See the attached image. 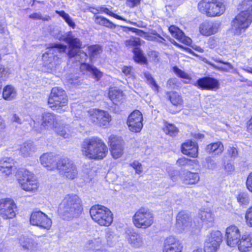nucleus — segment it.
<instances>
[{
  "instance_id": "nucleus-16",
  "label": "nucleus",
  "mask_w": 252,
  "mask_h": 252,
  "mask_svg": "<svg viewBox=\"0 0 252 252\" xmlns=\"http://www.w3.org/2000/svg\"><path fill=\"white\" fill-rule=\"evenodd\" d=\"M126 238L132 248H141L145 245L143 235L133 230H128L126 232Z\"/></svg>"
},
{
  "instance_id": "nucleus-50",
  "label": "nucleus",
  "mask_w": 252,
  "mask_h": 252,
  "mask_svg": "<svg viewBox=\"0 0 252 252\" xmlns=\"http://www.w3.org/2000/svg\"><path fill=\"white\" fill-rule=\"evenodd\" d=\"M162 130L166 135L170 136L176 135L178 132L177 127H162Z\"/></svg>"
},
{
  "instance_id": "nucleus-48",
  "label": "nucleus",
  "mask_w": 252,
  "mask_h": 252,
  "mask_svg": "<svg viewBox=\"0 0 252 252\" xmlns=\"http://www.w3.org/2000/svg\"><path fill=\"white\" fill-rule=\"evenodd\" d=\"M122 72L128 79H134L135 73L133 68L131 66H124L122 68Z\"/></svg>"
},
{
  "instance_id": "nucleus-9",
  "label": "nucleus",
  "mask_w": 252,
  "mask_h": 252,
  "mask_svg": "<svg viewBox=\"0 0 252 252\" xmlns=\"http://www.w3.org/2000/svg\"><path fill=\"white\" fill-rule=\"evenodd\" d=\"M22 189L27 191L35 192L38 188L34 175L25 169H21L17 174Z\"/></svg>"
},
{
  "instance_id": "nucleus-29",
  "label": "nucleus",
  "mask_w": 252,
  "mask_h": 252,
  "mask_svg": "<svg viewBox=\"0 0 252 252\" xmlns=\"http://www.w3.org/2000/svg\"><path fill=\"white\" fill-rule=\"evenodd\" d=\"M19 242L21 246L25 250L34 251L37 247V244L33 239L24 235L19 237Z\"/></svg>"
},
{
  "instance_id": "nucleus-51",
  "label": "nucleus",
  "mask_w": 252,
  "mask_h": 252,
  "mask_svg": "<svg viewBox=\"0 0 252 252\" xmlns=\"http://www.w3.org/2000/svg\"><path fill=\"white\" fill-rule=\"evenodd\" d=\"M174 73L179 77L185 79H190L189 75L186 73L185 71L181 70L177 66H174L173 68Z\"/></svg>"
},
{
  "instance_id": "nucleus-12",
  "label": "nucleus",
  "mask_w": 252,
  "mask_h": 252,
  "mask_svg": "<svg viewBox=\"0 0 252 252\" xmlns=\"http://www.w3.org/2000/svg\"><path fill=\"white\" fill-rule=\"evenodd\" d=\"M17 206L11 199H0V216L3 219H11L16 216Z\"/></svg>"
},
{
  "instance_id": "nucleus-18",
  "label": "nucleus",
  "mask_w": 252,
  "mask_h": 252,
  "mask_svg": "<svg viewBox=\"0 0 252 252\" xmlns=\"http://www.w3.org/2000/svg\"><path fill=\"white\" fill-rule=\"evenodd\" d=\"M191 220L189 216L184 212H179L176 217V227L179 232L188 230L191 226Z\"/></svg>"
},
{
  "instance_id": "nucleus-63",
  "label": "nucleus",
  "mask_w": 252,
  "mask_h": 252,
  "mask_svg": "<svg viewBox=\"0 0 252 252\" xmlns=\"http://www.w3.org/2000/svg\"><path fill=\"white\" fill-rule=\"evenodd\" d=\"M140 0H127L126 4L130 7H133L140 3Z\"/></svg>"
},
{
  "instance_id": "nucleus-39",
  "label": "nucleus",
  "mask_w": 252,
  "mask_h": 252,
  "mask_svg": "<svg viewBox=\"0 0 252 252\" xmlns=\"http://www.w3.org/2000/svg\"><path fill=\"white\" fill-rule=\"evenodd\" d=\"M198 217L205 223L210 222L213 220L212 214L209 210H200L198 214Z\"/></svg>"
},
{
  "instance_id": "nucleus-59",
  "label": "nucleus",
  "mask_w": 252,
  "mask_h": 252,
  "mask_svg": "<svg viewBox=\"0 0 252 252\" xmlns=\"http://www.w3.org/2000/svg\"><path fill=\"white\" fill-rule=\"evenodd\" d=\"M115 236L111 232H107L106 235V238L107 240V242L109 245H112L114 240Z\"/></svg>"
},
{
  "instance_id": "nucleus-62",
  "label": "nucleus",
  "mask_w": 252,
  "mask_h": 252,
  "mask_svg": "<svg viewBox=\"0 0 252 252\" xmlns=\"http://www.w3.org/2000/svg\"><path fill=\"white\" fill-rule=\"evenodd\" d=\"M228 153L231 157L236 158L238 155V151L234 147H230L228 150Z\"/></svg>"
},
{
  "instance_id": "nucleus-57",
  "label": "nucleus",
  "mask_w": 252,
  "mask_h": 252,
  "mask_svg": "<svg viewBox=\"0 0 252 252\" xmlns=\"http://www.w3.org/2000/svg\"><path fill=\"white\" fill-rule=\"evenodd\" d=\"M131 165L135 169L137 173L139 174L142 171V165L139 162L134 161Z\"/></svg>"
},
{
  "instance_id": "nucleus-4",
  "label": "nucleus",
  "mask_w": 252,
  "mask_h": 252,
  "mask_svg": "<svg viewBox=\"0 0 252 252\" xmlns=\"http://www.w3.org/2000/svg\"><path fill=\"white\" fill-rule=\"evenodd\" d=\"M66 48V45L61 43L49 47L42 56L43 66L50 71H55L62 62L61 54L65 53Z\"/></svg>"
},
{
  "instance_id": "nucleus-41",
  "label": "nucleus",
  "mask_w": 252,
  "mask_h": 252,
  "mask_svg": "<svg viewBox=\"0 0 252 252\" xmlns=\"http://www.w3.org/2000/svg\"><path fill=\"white\" fill-rule=\"evenodd\" d=\"M89 54L91 60L96 57L102 52L101 47L97 45L88 47Z\"/></svg>"
},
{
  "instance_id": "nucleus-52",
  "label": "nucleus",
  "mask_w": 252,
  "mask_h": 252,
  "mask_svg": "<svg viewBox=\"0 0 252 252\" xmlns=\"http://www.w3.org/2000/svg\"><path fill=\"white\" fill-rule=\"evenodd\" d=\"M245 219L246 224L249 227H252V207H250L246 212Z\"/></svg>"
},
{
  "instance_id": "nucleus-38",
  "label": "nucleus",
  "mask_w": 252,
  "mask_h": 252,
  "mask_svg": "<svg viewBox=\"0 0 252 252\" xmlns=\"http://www.w3.org/2000/svg\"><path fill=\"white\" fill-rule=\"evenodd\" d=\"M94 21L97 24L109 28H114L115 25L106 18L96 16L94 17Z\"/></svg>"
},
{
  "instance_id": "nucleus-37",
  "label": "nucleus",
  "mask_w": 252,
  "mask_h": 252,
  "mask_svg": "<svg viewBox=\"0 0 252 252\" xmlns=\"http://www.w3.org/2000/svg\"><path fill=\"white\" fill-rule=\"evenodd\" d=\"M16 95V91L13 86L7 85L3 88L2 97L5 100H11L14 99Z\"/></svg>"
},
{
  "instance_id": "nucleus-3",
  "label": "nucleus",
  "mask_w": 252,
  "mask_h": 252,
  "mask_svg": "<svg viewBox=\"0 0 252 252\" xmlns=\"http://www.w3.org/2000/svg\"><path fill=\"white\" fill-rule=\"evenodd\" d=\"M81 148L82 155L89 159H102L108 153L107 146L97 137L85 139Z\"/></svg>"
},
{
  "instance_id": "nucleus-58",
  "label": "nucleus",
  "mask_w": 252,
  "mask_h": 252,
  "mask_svg": "<svg viewBox=\"0 0 252 252\" xmlns=\"http://www.w3.org/2000/svg\"><path fill=\"white\" fill-rule=\"evenodd\" d=\"M246 186L248 189L252 192V172L250 173L247 178Z\"/></svg>"
},
{
  "instance_id": "nucleus-49",
  "label": "nucleus",
  "mask_w": 252,
  "mask_h": 252,
  "mask_svg": "<svg viewBox=\"0 0 252 252\" xmlns=\"http://www.w3.org/2000/svg\"><path fill=\"white\" fill-rule=\"evenodd\" d=\"M97 11L99 12H103L107 14L108 15L112 16L117 19L119 20H125L124 18H123L122 17L114 14L112 13L111 11H110L108 9L105 7H98V9H97Z\"/></svg>"
},
{
  "instance_id": "nucleus-6",
  "label": "nucleus",
  "mask_w": 252,
  "mask_h": 252,
  "mask_svg": "<svg viewBox=\"0 0 252 252\" xmlns=\"http://www.w3.org/2000/svg\"><path fill=\"white\" fill-rule=\"evenodd\" d=\"M48 104L53 110L59 112L64 111L68 104V97L65 92L59 87L53 88L49 96Z\"/></svg>"
},
{
  "instance_id": "nucleus-24",
  "label": "nucleus",
  "mask_w": 252,
  "mask_h": 252,
  "mask_svg": "<svg viewBox=\"0 0 252 252\" xmlns=\"http://www.w3.org/2000/svg\"><path fill=\"white\" fill-rule=\"evenodd\" d=\"M237 246L239 250L242 252L250 251L252 249V237L249 234H243Z\"/></svg>"
},
{
  "instance_id": "nucleus-56",
  "label": "nucleus",
  "mask_w": 252,
  "mask_h": 252,
  "mask_svg": "<svg viewBox=\"0 0 252 252\" xmlns=\"http://www.w3.org/2000/svg\"><path fill=\"white\" fill-rule=\"evenodd\" d=\"M191 160L186 158H182L178 159L177 161V164L180 166L190 165Z\"/></svg>"
},
{
  "instance_id": "nucleus-20",
  "label": "nucleus",
  "mask_w": 252,
  "mask_h": 252,
  "mask_svg": "<svg viewBox=\"0 0 252 252\" xmlns=\"http://www.w3.org/2000/svg\"><path fill=\"white\" fill-rule=\"evenodd\" d=\"M220 24L216 22L205 21L200 24L199 32L204 36H208L218 32Z\"/></svg>"
},
{
  "instance_id": "nucleus-43",
  "label": "nucleus",
  "mask_w": 252,
  "mask_h": 252,
  "mask_svg": "<svg viewBox=\"0 0 252 252\" xmlns=\"http://www.w3.org/2000/svg\"><path fill=\"white\" fill-rule=\"evenodd\" d=\"M237 200L241 205H247L250 201L248 194L247 192H240L237 196Z\"/></svg>"
},
{
  "instance_id": "nucleus-44",
  "label": "nucleus",
  "mask_w": 252,
  "mask_h": 252,
  "mask_svg": "<svg viewBox=\"0 0 252 252\" xmlns=\"http://www.w3.org/2000/svg\"><path fill=\"white\" fill-rule=\"evenodd\" d=\"M144 75L146 79L147 83L151 86L153 89L158 92L159 87L152 76V75L148 72H145L144 73Z\"/></svg>"
},
{
  "instance_id": "nucleus-19",
  "label": "nucleus",
  "mask_w": 252,
  "mask_h": 252,
  "mask_svg": "<svg viewBox=\"0 0 252 252\" xmlns=\"http://www.w3.org/2000/svg\"><path fill=\"white\" fill-rule=\"evenodd\" d=\"M219 81L211 77H203L197 80L196 86L202 90H216L219 88Z\"/></svg>"
},
{
  "instance_id": "nucleus-5",
  "label": "nucleus",
  "mask_w": 252,
  "mask_h": 252,
  "mask_svg": "<svg viewBox=\"0 0 252 252\" xmlns=\"http://www.w3.org/2000/svg\"><path fill=\"white\" fill-rule=\"evenodd\" d=\"M63 40L69 45V50L67 56L69 58H75L80 62L84 61L87 59V54L79 49L82 46L80 39L72 34L71 32H68L63 36Z\"/></svg>"
},
{
  "instance_id": "nucleus-30",
  "label": "nucleus",
  "mask_w": 252,
  "mask_h": 252,
  "mask_svg": "<svg viewBox=\"0 0 252 252\" xmlns=\"http://www.w3.org/2000/svg\"><path fill=\"white\" fill-rule=\"evenodd\" d=\"M80 62L78 60H76ZM86 60H85V61ZM83 62H80V70L82 72L87 71L91 73L94 76L96 80H98L102 76V73L98 70L95 67H94L89 64L83 63Z\"/></svg>"
},
{
  "instance_id": "nucleus-61",
  "label": "nucleus",
  "mask_w": 252,
  "mask_h": 252,
  "mask_svg": "<svg viewBox=\"0 0 252 252\" xmlns=\"http://www.w3.org/2000/svg\"><path fill=\"white\" fill-rule=\"evenodd\" d=\"M214 68L219 70V71H225L228 72L229 69H231V68H229L228 66L226 65V66H217L214 64L213 63H210Z\"/></svg>"
},
{
  "instance_id": "nucleus-47",
  "label": "nucleus",
  "mask_w": 252,
  "mask_h": 252,
  "mask_svg": "<svg viewBox=\"0 0 252 252\" xmlns=\"http://www.w3.org/2000/svg\"><path fill=\"white\" fill-rule=\"evenodd\" d=\"M142 41L138 37H131L128 40L125 41V44L126 47H132L140 45Z\"/></svg>"
},
{
  "instance_id": "nucleus-46",
  "label": "nucleus",
  "mask_w": 252,
  "mask_h": 252,
  "mask_svg": "<svg viewBox=\"0 0 252 252\" xmlns=\"http://www.w3.org/2000/svg\"><path fill=\"white\" fill-rule=\"evenodd\" d=\"M77 171L76 166L73 163L70 167L66 169L65 177L67 178L73 179L77 177Z\"/></svg>"
},
{
  "instance_id": "nucleus-10",
  "label": "nucleus",
  "mask_w": 252,
  "mask_h": 252,
  "mask_svg": "<svg viewBox=\"0 0 252 252\" xmlns=\"http://www.w3.org/2000/svg\"><path fill=\"white\" fill-rule=\"evenodd\" d=\"M133 222L136 227L146 229L153 223V215L148 209L141 208L135 213Z\"/></svg>"
},
{
  "instance_id": "nucleus-36",
  "label": "nucleus",
  "mask_w": 252,
  "mask_h": 252,
  "mask_svg": "<svg viewBox=\"0 0 252 252\" xmlns=\"http://www.w3.org/2000/svg\"><path fill=\"white\" fill-rule=\"evenodd\" d=\"M167 95L171 103L175 106L182 108L183 107V99L182 96L176 92L168 93Z\"/></svg>"
},
{
  "instance_id": "nucleus-55",
  "label": "nucleus",
  "mask_w": 252,
  "mask_h": 252,
  "mask_svg": "<svg viewBox=\"0 0 252 252\" xmlns=\"http://www.w3.org/2000/svg\"><path fill=\"white\" fill-rule=\"evenodd\" d=\"M149 39L151 40L156 41L159 43H161L164 44H166L165 39L163 37H161L158 33H154L153 36H150Z\"/></svg>"
},
{
  "instance_id": "nucleus-64",
  "label": "nucleus",
  "mask_w": 252,
  "mask_h": 252,
  "mask_svg": "<svg viewBox=\"0 0 252 252\" xmlns=\"http://www.w3.org/2000/svg\"><path fill=\"white\" fill-rule=\"evenodd\" d=\"M67 80L69 84L74 85H78L80 82V80L78 77L69 78Z\"/></svg>"
},
{
  "instance_id": "nucleus-34",
  "label": "nucleus",
  "mask_w": 252,
  "mask_h": 252,
  "mask_svg": "<svg viewBox=\"0 0 252 252\" xmlns=\"http://www.w3.org/2000/svg\"><path fill=\"white\" fill-rule=\"evenodd\" d=\"M73 162L67 158H60L57 162V168L59 172L65 176L66 169L70 167Z\"/></svg>"
},
{
  "instance_id": "nucleus-17",
  "label": "nucleus",
  "mask_w": 252,
  "mask_h": 252,
  "mask_svg": "<svg viewBox=\"0 0 252 252\" xmlns=\"http://www.w3.org/2000/svg\"><path fill=\"white\" fill-rule=\"evenodd\" d=\"M225 236L227 244L231 247L237 246L241 238L240 230L235 225H231L226 228Z\"/></svg>"
},
{
  "instance_id": "nucleus-23",
  "label": "nucleus",
  "mask_w": 252,
  "mask_h": 252,
  "mask_svg": "<svg viewBox=\"0 0 252 252\" xmlns=\"http://www.w3.org/2000/svg\"><path fill=\"white\" fill-rule=\"evenodd\" d=\"M41 164L48 170L57 168L56 157L52 153H45L40 158Z\"/></svg>"
},
{
  "instance_id": "nucleus-21",
  "label": "nucleus",
  "mask_w": 252,
  "mask_h": 252,
  "mask_svg": "<svg viewBox=\"0 0 252 252\" xmlns=\"http://www.w3.org/2000/svg\"><path fill=\"white\" fill-rule=\"evenodd\" d=\"M164 252H181L183 246L181 242L173 236L166 238L164 243Z\"/></svg>"
},
{
  "instance_id": "nucleus-33",
  "label": "nucleus",
  "mask_w": 252,
  "mask_h": 252,
  "mask_svg": "<svg viewBox=\"0 0 252 252\" xmlns=\"http://www.w3.org/2000/svg\"><path fill=\"white\" fill-rule=\"evenodd\" d=\"M58 117L53 113H44L42 115L41 125L43 126H54L57 125Z\"/></svg>"
},
{
  "instance_id": "nucleus-54",
  "label": "nucleus",
  "mask_w": 252,
  "mask_h": 252,
  "mask_svg": "<svg viewBox=\"0 0 252 252\" xmlns=\"http://www.w3.org/2000/svg\"><path fill=\"white\" fill-rule=\"evenodd\" d=\"M54 130L58 134L62 136L64 138H68L69 137V134L66 133L64 129V127H54Z\"/></svg>"
},
{
  "instance_id": "nucleus-11",
  "label": "nucleus",
  "mask_w": 252,
  "mask_h": 252,
  "mask_svg": "<svg viewBox=\"0 0 252 252\" xmlns=\"http://www.w3.org/2000/svg\"><path fill=\"white\" fill-rule=\"evenodd\" d=\"M222 240V236L219 230L213 231L207 236L204 244L205 252H216Z\"/></svg>"
},
{
  "instance_id": "nucleus-27",
  "label": "nucleus",
  "mask_w": 252,
  "mask_h": 252,
  "mask_svg": "<svg viewBox=\"0 0 252 252\" xmlns=\"http://www.w3.org/2000/svg\"><path fill=\"white\" fill-rule=\"evenodd\" d=\"M172 35L182 43L189 45L191 43V39L186 36L178 27L174 26H170L168 29Z\"/></svg>"
},
{
  "instance_id": "nucleus-42",
  "label": "nucleus",
  "mask_w": 252,
  "mask_h": 252,
  "mask_svg": "<svg viewBox=\"0 0 252 252\" xmlns=\"http://www.w3.org/2000/svg\"><path fill=\"white\" fill-rule=\"evenodd\" d=\"M134 54V60L138 63H145L146 62V59L143 55L142 51L138 48L135 47L133 49Z\"/></svg>"
},
{
  "instance_id": "nucleus-14",
  "label": "nucleus",
  "mask_w": 252,
  "mask_h": 252,
  "mask_svg": "<svg viewBox=\"0 0 252 252\" xmlns=\"http://www.w3.org/2000/svg\"><path fill=\"white\" fill-rule=\"evenodd\" d=\"M30 222L33 225L39 226L44 229H49L51 226L52 221L47 215L40 211L32 213Z\"/></svg>"
},
{
  "instance_id": "nucleus-60",
  "label": "nucleus",
  "mask_w": 252,
  "mask_h": 252,
  "mask_svg": "<svg viewBox=\"0 0 252 252\" xmlns=\"http://www.w3.org/2000/svg\"><path fill=\"white\" fill-rule=\"evenodd\" d=\"M7 71L4 66L0 64V82L4 80Z\"/></svg>"
},
{
  "instance_id": "nucleus-25",
  "label": "nucleus",
  "mask_w": 252,
  "mask_h": 252,
  "mask_svg": "<svg viewBox=\"0 0 252 252\" xmlns=\"http://www.w3.org/2000/svg\"><path fill=\"white\" fill-rule=\"evenodd\" d=\"M103 246L101 238L99 237L88 240L84 247V252H94L102 249Z\"/></svg>"
},
{
  "instance_id": "nucleus-8",
  "label": "nucleus",
  "mask_w": 252,
  "mask_h": 252,
  "mask_svg": "<svg viewBox=\"0 0 252 252\" xmlns=\"http://www.w3.org/2000/svg\"><path fill=\"white\" fill-rule=\"evenodd\" d=\"M92 219L101 226H109L113 221V214L110 210L101 205H94L90 210Z\"/></svg>"
},
{
  "instance_id": "nucleus-7",
  "label": "nucleus",
  "mask_w": 252,
  "mask_h": 252,
  "mask_svg": "<svg viewBox=\"0 0 252 252\" xmlns=\"http://www.w3.org/2000/svg\"><path fill=\"white\" fill-rule=\"evenodd\" d=\"M199 11L207 17H218L223 14L225 6L222 0H202L198 4Z\"/></svg>"
},
{
  "instance_id": "nucleus-26",
  "label": "nucleus",
  "mask_w": 252,
  "mask_h": 252,
  "mask_svg": "<svg viewBox=\"0 0 252 252\" xmlns=\"http://www.w3.org/2000/svg\"><path fill=\"white\" fill-rule=\"evenodd\" d=\"M143 116L137 110L133 111L128 116L127 120V126H143Z\"/></svg>"
},
{
  "instance_id": "nucleus-15",
  "label": "nucleus",
  "mask_w": 252,
  "mask_h": 252,
  "mask_svg": "<svg viewBox=\"0 0 252 252\" xmlns=\"http://www.w3.org/2000/svg\"><path fill=\"white\" fill-rule=\"evenodd\" d=\"M108 144L113 158L117 159L123 154L124 142L123 139L115 135H111L108 138Z\"/></svg>"
},
{
  "instance_id": "nucleus-31",
  "label": "nucleus",
  "mask_w": 252,
  "mask_h": 252,
  "mask_svg": "<svg viewBox=\"0 0 252 252\" xmlns=\"http://www.w3.org/2000/svg\"><path fill=\"white\" fill-rule=\"evenodd\" d=\"M182 178L185 184L192 185L196 184L200 177L198 173L186 171L182 175Z\"/></svg>"
},
{
  "instance_id": "nucleus-22",
  "label": "nucleus",
  "mask_w": 252,
  "mask_h": 252,
  "mask_svg": "<svg viewBox=\"0 0 252 252\" xmlns=\"http://www.w3.org/2000/svg\"><path fill=\"white\" fill-rule=\"evenodd\" d=\"M182 152L192 158L198 156V146L195 141L188 140L182 145Z\"/></svg>"
},
{
  "instance_id": "nucleus-28",
  "label": "nucleus",
  "mask_w": 252,
  "mask_h": 252,
  "mask_svg": "<svg viewBox=\"0 0 252 252\" xmlns=\"http://www.w3.org/2000/svg\"><path fill=\"white\" fill-rule=\"evenodd\" d=\"M108 96L115 104H118L122 102L125 98L123 92L115 87L110 88Z\"/></svg>"
},
{
  "instance_id": "nucleus-40",
  "label": "nucleus",
  "mask_w": 252,
  "mask_h": 252,
  "mask_svg": "<svg viewBox=\"0 0 252 252\" xmlns=\"http://www.w3.org/2000/svg\"><path fill=\"white\" fill-rule=\"evenodd\" d=\"M56 13L59 14L60 16L62 17L69 27L72 29H74L75 28L76 25L73 21L72 18L68 14L65 12L64 11L58 10H56Z\"/></svg>"
},
{
  "instance_id": "nucleus-1",
  "label": "nucleus",
  "mask_w": 252,
  "mask_h": 252,
  "mask_svg": "<svg viewBox=\"0 0 252 252\" xmlns=\"http://www.w3.org/2000/svg\"><path fill=\"white\" fill-rule=\"evenodd\" d=\"M82 200L75 194L66 195L60 203L58 212L64 220H70L78 217L83 211Z\"/></svg>"
},
{
  "instance_id": "nucleus-35",
  "label": "nucleus",
  "mask_w": 252,
  "mask_h": 252,
  "mask_svg": "<svg viewBox=\"0 0 252 252\" xmlns=\"http://www.w3.org/2000/svg\"><path fill=\"white\" fill-rule=\"evenodd\" d=\"M224 149L223 145L220 142H217L208 145L206 151L209 153H214L215 155L221 154Z\"/></svg>"
},
{
  "instance_id": "nucleus-2",
  "label": "nucleus",
  "mask_w": 252,
  "mask_h": 252,
  "mask_svg": "<svg viewBox=\"0 0 252 252\" xmlns=\"http://www.w3.org/2000/svg\"><path fill=\"white\" fill-rule=\"evenodd\" d=\"M241 11L232 22L231 30L237 35L241 34L252 22V0H244L239 5Z\"/></svg>"
},
{
  "instance_id": "nucleus-45",
  "label": "nucleus",
  "mask_w": 252,
  "mask_h": 252,
  "mask_svg": "<svg viewBox=\"0 0 252 252\" xmlns=\"http://www.w3.org/2000/svg\"><path fill=\"white\" fill-rule=\"evenodd\" d=\"M13 160L9 158H3L0 159V168H13Z\"/></svg>"
},
{
  "instance_id": "nucleus-53",
  "label": "nucleus",
  "mask_w": 252,
  "mask_h": 252,
  "mask_svg": "<svg viewBox=\"0 0 252 252\" xmlns=\"http://www.w3.org/2000/svg\"><path fill=\"white\" fill-rule=\"evenodd\" d=\"M29 18L33 20H42L45 21H48L50 20V17L49 16H45L42 17L40 13H33L29 15Z\"/></svg>"
},
{
  "instance_id": "nucleus-13",
  "label": "nucleus",
  "mask_w": 252,
  "mask_h": 252,
  "mask_svg": "<svg viewBox=\"0 0 252 252\" xmlns=\"http://www.w3.org/2000/svg\"><path fill=\"white\" fill-rule=\"evenodd\" d=\"M90 118L95 125L105 126L111 120L110 114L105 111L96 108L91 109L88 111Z\"/></svg>"
},
{
  "instance_id": "nucleus-32",
  "label": "nucleus",
  "mask_w": 252,
  "mask_h": 252,
  "mask_svg": "<svg viewBox=\"0 0 252 252\" xmlns=\"http://www.w3.org/2000/svg\"><path fill=\"white\" fill-rule=\"evenodd\" d=\"M35 151V147L33 145L32 142L31 141L25 142L20 146V153L24 157L32 156Z\"/></svg>"
}]
</instances>
